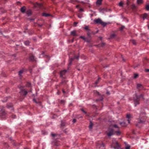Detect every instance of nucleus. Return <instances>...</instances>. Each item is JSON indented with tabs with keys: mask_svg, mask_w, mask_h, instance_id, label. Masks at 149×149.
<instances>
[{
	"mask_svg": "<svg viewBox=\"0 0 149 149\" xmlns=\"http://www.w3.org/2000/svg\"><path fill=\"white\" fill-rule=\"evenodd\" d=\"M121 29V30H123V29L121 28V29Z\"/></svg>",
	"mask_w": 149,
	"mask_h": 149,
	"instance_id": "e2e57ef3",
	"label": "nucleus"
},
{
	"mask_svg": "<svg viewBox=\"0 0 149 149\" xmlns=\"http://www.w3.org/2000/svg\"><path fill=\"white\" fill-rule=\"evenodd\" d=\"M146 9L147 10H149V4H147L146 6Z\"/></svg>",
	"mask_w": 149,
	"mask_h": 149,
	"instance_id": "bb28decb",
	"label": "nucleus"
},
{
	"mask_svg": "<svg viewBox=\"0 0 149 149\" xmlns=\"http://www.w3.org/2000/svg\"><path fill=\"white\" fill-rule=\"evenodd\" d=\"M70 34L74 36H76L78 35L76 31H73L71 32Z\"/></svg>",
	"mask_w": 149,
	"mask_h": 149,
	"instance_id": "f8f14e48",
	"label": "nucleus"
},
{
	"mask_svg": "<svg viewBox=\"0 0 149 149\" xmlns=\"http://www.w3.org/2000/svg\"><path fill=\"white\" fill-rule=\"evenodd\" d=\"M126 118H128L127 121L129 123H130V119L132 118V115L130 114H127Z\"/></svg>",
	"mask_w": 149,
	"mask_h": 149,
	"instance_id": "ddd939ff",
	"label": "nucleus"
},
{
	"mask_svg": "<svg viewBox=\"0 0 149 149\" xmlns=\"http://www.w3.org/2000/svg\"><path fill=\"white\" fill-rule=\"evenodd\" d=\"M82 116H80L79 118H82Z\"/></svg>",
	"mask_w": 149,
	"mask_h": 149,
	"instance_id": "338daca9",
	"label": "nucleus"
},
{
	"mask_svg": "<svg viewBox=\"0 0 149 149\" xmlns=\"http://www.w3.org/2000/svg\"><path fill=\"white\" fill-rule=\"evenodd\" d=\"M138 76V74H134V78H137Z\"/></svg>",
	"mask_w": 149,
	"mask_h": 149,
	"instance_id": "c756f323",
	"label": "nucleus"
},
{
	"mask_svg": "<svg viewBox=\"0 0 149 149\" xmlns=\"http://www.w3.org/2000/svg\"><path fill=\"white\" fill-rule=\"evenodd\" d=\"M79 57V56H75L73 58H70L69 60V65H70L71 64V63L72 61L74 59H78Z\"/></svg>",
	"mask_w": 149,
	"mask_h": 149,
	"instance_id": "6e6552de",
	"label": "nucleus"
},
{
	"mask_svg": "<svg viewBox=\"0 0 149 149\" xmlns=\"http://www.w3.org/2000/svg\"><path fill=\"white\" fill-rule=\"evenodd\" d=\"M19 93L21 95H25L27 94L28 92L25 89H22Z\"/></svg>",
	"mask_w": 149,
	"mask_h": 149,
	"instance_id": "1a4fd4ad",
	"label": "nucleus"
},
{
	"mask_svg": "<svg viewBox=\"0 0 149 149\" xmlns=\"http://www.w3.org/2000/svg\"><path fill=\"white\" fill-rule=\"evenodd\" d=\"M111 147L114 149H119L120 146L117 141L115 139H113L111 145Z\"/></svg>",
	"mask_w": 149,
	"mask_h": 149,
	"instance_id": "20e7f679",
	"label": "nucleus"
},
{
	"mask_svg": "<svg viewBox=\"0 0 149 149\" xmlns=\"http://www.w3.org/2000/svg\"><path fill=\"white\" fill-rule=\"evenodd\" d=\"M78 24V23L77 22H74V27H76L77 26V25Z\"/></svg>",
	"mask_w": 149,
	"mask_h": 149,
	"instance_id": "58836bf2",
	"label": "nucleus"
},
{
	"mask_svg": "<svg viewBox=\"0 0 149 149\" xmlns=\"http://www.w3.org/2000/svg\"><path fill=\"white\" fill-rule=\"evenodd\" d=\"M107 94H109V92H107Z\"/></svg>",
	"mask_w": 149,
	"mask_h": 149,
	"instance_id": "052dcab7",
	"label": "nucleus"
},
{
	"mask_svg": "<svg viewBox=\"0 0 149 149\" xmlns=\"http://www.w3.org/2000/svg\"><path fill=\"white\" fill-rule=\"evenodd\" d=\"M116 36V35L115 33H113L111 34L110 36V38H109V39H113L115 38Z\"/></svg>",
	"mask_w": 149,
	"mask_h": 149,
	"instance_id": "f3484780",
	"label": "nucleus"
},
{
	"mask_svg": "<svg viewBox=\"0 0 149 149\" xmlns=\"http://www.w3.org/2000/svg\"><path fill=\"white\" fill-rule=\"evenodd\" d=\"M24 71V70H20L19 71V74L20 76H21V74H22L23 73V72Z\"/></svg>",
	"mask_w": 149,
	"mask_h": 149,
	"instance_id": "4be33fe9",
	"label": "nucleus"
},
{
	"mask_svg": "<svg viewBox=\"0 0 149 149\" xmlns=\"http://www.w3.org/2000/svg\"><path fill=\"white\" fill-rule=\"evenodd\" d=\"M67 72V70H64L62 71H61L60 72V77L62 78H63L64 77H63V75L65 74Z\"/></svg>",
	"mask_w": 149,
	"mask_h": 149,
	"instance_id": "9d476101",
	"label": "nucleus"
},
{
	"mask_svg": "<svg viewBox=\"0 0 149 149\" xmlns=\"http://www.w3.org/2000/svg\"><path fill=\"white\" fill-rule=\"evenodd\" d=\"M107 133V135L109 137L111 136L114 134V131L113 128H109Z\"/></svg>",
	"mask_w": 149,
	"mask_h": 149,
	"instance_id": "39448f33",
	"label": "nucleus"
},
{
	"mask_svg": "<svg viewBox=\"0 0 149 149\" xmlns=\"http://www.w3.org/2000/svg\"><path fill=\"white\" fill-rule=\"evenodd\" d=\"M79 11L81 12H82L83 11V9L82 8H80L79 9Z\"/></svg>",
	"mask_w": 149,
	"mask_h": 149,
	"instance_id": "de8ad7c7",
	"label": "nucleus"
},
{
	"mask_svg": "<svg viewBox=\"0 0 149 149\" xmlns=\"http://www.w3.org/2000/svg\"><path fill=\"white\" fill-rule=\"evenodd\" d=\"M100 77H99L98 79L96 81V82H95V84H98V82H99V80H100Z\"/></svg>",
	"mask_w": 149,
	"mask_h": 149,
	"instance_id": "f704fd0d",
	"label": "nucleus"
},
{
	"mask_svg": "<svg viewBox=\"0 0 149 149\" xmlns=\"http://www.w3.org/2000/svg\"><path fill=\"white\" fill-rule=\"evenodd\" d=\"M132 6L133 7H135V6L134 5H132Z\"/></svg>",
	"mask_w": 149,
	"mask_h": 149,
	"instance_id": "bf43d9fd",
	"label": "nucleus"
},
{
	"mask_svg": "<svg viewBox=\"0 0 149 149\" xmlns=\"http://www.w3.org/2000/svg\"><path fill=\"white\" fill-rule=\"evenodd\" d=\"M76 122V119H73V120H72V122L73 123H74L75 122Z\"/></svg>",
	"mask_w": 149,
	"mask_h": 149,
	"instance_id": "c03bdc74",
	"label": "nucleus"
},
{
	"mask_svg": "<svg viewBox=\"0 0 149 149\" xmlns=\"http://www.w3.org/2000/svg\"><path fill=\"white\" fill-rule=\"evenodd\" d=\"M119 6L120 7H122L123 5V3L121 1L119 3Z\"/></svg>",
	"mask_w": 149,
	"mask_h": 149,
	"instance_id": "2f4dec72",
	"label": "nucleus"
},
{
	"mask_svg": "<svg viewBox=\"0 0 149 149\" xmlns=\"http://www.w3.org/2000/svg\"><path fill=\"white\" fill-rule=\"evenodd\" d=\"M94 23L96 24L100 25L103 27L106 26L107 25L110 24L109 22H104L101 18H98L97 19H95L94 21Z\"/></svg>",
	"mask_w": 149,
	"mask_h": 149,
	"instance_id": "f03ea898",
	"label": "nucleus"
},
{
	"mask_svg": "<svg viewBox=\"0 0 149 149\" xmlns=\"http://www.w3.org/2000/svg\"><path fill=\"white\" fill-rule=\"evenodd\" d=\"M63 92L64 93H65V91L63 89Z\"/></svg>",
	"mask_w": 149,
	"mask_h": 149,
	"instance_id": "603ef678",
	"label": "nucleus"
},
{
	"mask_svg": "<svg viewBox=\"0 0 149 149\" xmlns=\"http://www.w3.org/2000/svg\"><path fill=\"white\" fill-rule=\"evenodd\" d=\"M87 31H88L87 32V34L88 35V37H90L91 36V35H94L97 33L98 30H97L96 32H92L90 31L89 29H85Z\"/></svg>",
	"mask_w": 149,
	"mask_h": 149,
	"instance_id": "423d86ee",
	"label": "nucleus"
},
{
	"mask_svg": "<svg viewBox=\"0 0 149 149\" xmlns=\"http://www.w3.org/2000/svg\"><path fill=\"white\" fill-rule=\"evenodd\" d=\"M120 124L123 127H125L127 125V124L123 122L120 123Z\"/></svg>",
	"mask_w": 149,
	"mask_h": 149,
	"instance_id": "aec40b11",
	"label": "nucleus"
},
{
	"mask_svg": "<svg viewBox=\"0 0 149 149\" xmlns=\"http://www.w3.org/2000/svg\"><path fill=\"white\" fill-rule=\"evenodd\" d=\"M29 59L30 60L32 61H34L35 60L34 56L32 54H30Z\"/></svg>",
	"mask_w": 149,
	"mask_h": 149,
	"instance_id": "2eb2a0df",
	"label": "nucleus"
},
{
	"mask_svg": "<svg viewBox=\"0 0 149 149\" xmlns=\"http://www.w3.org/2000/svg\"><path fill=\"white\" fill-rule=\"evenodd\" d=\"M42 16L45 17H48L51 16V15L49 14L43 13L42 14Z\"/></svg>",
	"mask_w": 149,
	"mask_h": 149,
	"instance_id": "dca6fc26",
	"label": "nucleus"
},
{
	"mask_svg": "<svg viewBox=\"0 0 149 149\" xmlns=\"http://www.w3.org/2000/svg\"><path fill=\"white\" fill-rule=\"evenodd\" d=\"M140 115V116L139 118L138 119L137 123L136 124V126L138 127H140L139 125V124H143L145 122L146 117L145 116V112L143 111L142 112H141Z\"/></svg>",
	"mask_w": 149,
	"mask_h": 149,
	"instance_id": "f257e3e1",
	"label": "nucleus"
},
{
	"mask_svg": "<svg viewBox=\"0 0 149 149\" xmlns=\"http://www.w3.org/2000/svg\"><path fill=\"white\" fill-rule=\"evenodd\" d=\"M102 0H97L96 2V4L99 5H101Z\"/></svg>",
	"mask_w": 149,
	"mask_h": 149,
	"instance_id": "412c9836",
	"label": "nucleus"
},
{
	"mask_svg": "<svg viewBox=\"0 0 149 149\" xmlns=\"http://www.w3.org/2000/svg\"><path fill=\"white\" fill-rule=\"evenodd\" d=\"M24 149H28V148H24Z\"/></svg>",
	"mask_w": 149,
	"mask_h": 149,
	"instance_id": "0e129e2a",
	"label": "nucleus"
},
{
	"mask_svg": "<svg viewBox=\"0 0 149 149\" xmlns=\"http://www.w3.org/2000/svg\"><path fill=\"white\" fill-rule=\"evenodd\" d=\"M1 112H2V115H4L6 114V113L4 111H2Z\"/></svg>",
	"mask_w": 149,
	"mask_h": 149,
	"instance_id": "37998d69",
	"label": "nucleus"
},
{
	"mask_svg": "<svg viewBox=\"0 0 149 149\" xmlns=\"http://www.w3.org/2000/svg\"><path fill=\"white\" fill-rule=\"evenodd\" d=\"M143 87L141 84H137V88L139 91H140L143 89Z\"/></svg>",
	"mask_w": 149,
	"mask_h": 149,
	"instance_id": "9b49d317",
	"label": "nucleus"
},
{
	"mask_svg": "<svg viewBox=\"0 0 149 149\" xmlns=\"http://www.w3.org/2000/svg\"><path fill=\"white\" fill-rule=\"evenodd\" d=\"M33 101H34V102H35L36 103H37V102L36 101V100H35V99H33Z\"/></svg>",
	"mask_w": 149,
	"mask_h": 149,
	"instance_id": "4d7b16f0",
	"label": "nucleus"
},
{
	"mask_svg": "<svg viewBox=\"0 0 149 149\" xmlns=\"http://www.w3.org/2000/svg\"><path fill=\"white\" fill-rule=\"evenodd\" d=\"M26 8L25 6H23L21 8V11L22 13H24L25 11Z\"/></svg>",
	"mask_w": 149,
	"mask_h": 149,
	"instance_id": "6ab92c4d",
	"label": "nucleus"
},
{
	"mask_svg": "<svg viewBox=\"0 0 149 149\" xmlns=\"http://www.w3.org/2000/svg\"><path fill=\"white\" fill-rule=\"evenodd\" d=\"M24 43L26 45H28L29 44V41L27 40L24 42Z\"/></svg>",
	"mask_w": 149,
	"mask_h": 149,
	"instance_id": "b1692460",
	"label": "nucleus"
},
{
	"mask_svg": "<svg viewBox=\"0 0 149 149\" xmlns=\"http://www.w3.org/2000/svg\"><path fill=\"white\" fill-rule=\"evenodd\" d=\"M84 28H88V27L87 26H86Z\"/></svg>",
	"mask_w": 149,
	"mask_h": 149,
	"instance_id": "680f3d73",
	"label": "nucleus"
},
{
	"mask_svg": "<svg viewBox=\"0 0 149 149\" xmlns=\"http://www.w3.org/2000/svg\"><path fill=\"white\" fill-rule=\"evenodd\" d=\"M113 126L114 127H115V128H119V127H118V126H117V125H116V124H114V125H113Z\"/></svg>",
	"mask_w": 149,
	"mask_h": 149,
	"instance_id": "e433bc0d",
	"label": "nucleus"
},
{
	"mask_svg": "<svg viewBox=\"0 0 149 149\" xmlns=\"http://www.w3.org/2000/svg\"><path fill=\"white\" fill-rule=\"evenodd\" d=\"M31 84L30 83L28 82L27 83V86H28V87H30L31 86Z\"/></svg>",
	"mask_w": 149,
	"mask_h": 149,
	"instance_id": "79ce46f5",
	"label": "nucleus"
},
{
	"mask_svg": "<svg viewBox=\"0 0 149 149\" xmlns=\"http://www.w3.org/2000/svg\"><path fill=\"white\" fill-rule=\"evenodd\" d=\"M11 118H16V116L15 115L12 114L11 115Z\"/></svg>",
	"mask_w": 149,
	"mask_h": 149,
	"instance_id": "c9c22d12",
	"label": "nucleus"
},
{
	"mask_svg": "<svg viewBox=\"0 0 149 149\" xmlns=\"http://www.w3.org/2000/svg\"><path fill=\"white\" fill-rule=\"evenodd\" d=\"M105 45V43L104 42H102L101 44L100 45L101 47H103Z\"/></svg>",
	"mask_w": 149,
	"mask_h": 149,
	"instance_id": "ea45409f",
	"label": "nucleus"
},
{
	"mask_svg": "<svg viewBox=\"0 0 149 149\" xmlns=\"http://www.w3.org/2000/svg\"><path fill=\"white\" fill-rule=\"evenodd\" d=\"M124 26H122V27H121L120 28H124Z\"/></svg>",
	"mask_w": 149,
	"mask_h": 149,
	"instance_id": "13d9d810",
	"label": "nucleus"
},
{
	"mask_svg": "<svg viewBox=\"0 0 149 149\" xmlns=\"http://www.w3.org/2000/svg\"><path fill=\"white\" fill-rule=\"evenodd\" d=\"M99 38H100V40H102V37H99Z\"/></svg>",
	"mask_w": 149,
	"mask_h": 149,
	"instance_id": "864d4df0",
	"label": "nucleus"
},
{
	"mask_svg": "<svg viewBox=\"0 0 149 149\" xmlns=\"http://www.w3.org/2000/svg\"><path fill=\"white\" fill-rule=\"evenodd\" d=\"M94 93L95 94V95H100L99 93L97 91H94Z\"/></svg>",
	"mask_w": 149,
	"mask_h": 149,
	"instance_id": "72a5a7b5",
	"label": "nucleus"
},
{
	"mask_svg": "<svg viewBox=\"0 0 149 149\" xmlns=\"http://www.w3.org/2000/svg\"><path fill=\"white\" fill-rule=\"evenodd\" d=\"M27 13L29 14H30L31 13V12L30 10H29L27 12Z\"/></svg>",
	"mask_w": 149,
	"mask_h": 149,
	"instance_id": "a18cd8bd",
	"label": "nucleus"
},
{
	"mask_svg": "<svg viewBox=\"0 0 149 149\" xmlns=\"http://www.w3.org/2000/svg\"><path fill=\"white\" fill-rule=\"evenodd\" d=\"M64 123H63V122H61V126H64Z\"/></svg>",
	"mask_w": 149,
	"mask_h": 149,
	"instance_id": "09e8293b",
	"label": "nucleus"
},
{
	"mask_svg": "<svg viewBox=\"0 0 149 149\" xmlns=\"http://www.w3.org/2000/svg\"><path fill=\"white\" fill-rule=\"evenodd\" d=\"M93 125V123L91 122L90 123V125L89 126V128L90 129H91L92 128Z\"/></svg>",
	"mask_w": 149,
	"mask_h": 149,
	"instance_id": "a878e982",
	"label": "nucleus"
},
{
	"mask_svg": "<svg viewBox=\"0 0 149 149\" xmlns=\"http://www.w3.org/2000/svg\"><path fill=\"white\" fill-rule=\"evenodd\" d=\"M115 134L118 136H119L120 135L121 132L119 131H114Z\"/></svg>",
	"mask_w": 149,
	"mask_h": 149,
	"instance_id": "a211bd4d",
	"label": "nucleus"
},
{
	"mask_svg": "<svg viewBox=\"0 0 149 149\" xmlns=\"http://www.w3.org/2000/svg\"><path fill=\"white\" fill-rule=\"evenodd\" d=\"M19 88L20 89H21V87H19Z\"/></svg>",
	"mask_w": 149,
	"mask_h": 149,
	"instance_id": "69168bd1",
	"label": "nucleus"
},
{
	"mask_svg": "<svg viewBox=\"0 0 149 149\" xmlns=\"http://www.w3.org/2000/svg\"><path fill=\"white\" fill-rule=\"evenodd\" d=\"M143 94H141L140 96H138L136 94L135 96L134 97L133 100L135 107L140 104L139 101L143 99Z\"/></svg>",
	"mask_w": 149,
	"mask_h": 149,
	"instance_id": "7ed1b4c3",
	"label": "nucleus"
},
{
	"mask_svg": "<svg viewBox=\"0 0 149 149\" xmlns=\"http://www.w3.org/2000/svg\"><path fill=\"white\" fill-rule=\"evenodd\" d=\"M141 17L143 18V20H144L145 19H148L149 16L146 13H144V14L141 15Z\"/></svg>",
	"mask_w": 149,
	"mask_h": 149,
	"instance_id": "0eeeda50",
	"label": "nucleus"
},
{
	"mask_svg": "<svg viewBox=\"0 0 149 149\" xmlns=\"http://www.w3.org/2000/svg\"><path fill=\"white\" fill-rule=\"evenodd\" d=\"M52 136H53V137H55V136L56 135L55 134H52Z\"/></svg>",
	"mask_w": 149,
	"mask_h": 149,
	"instance_id": "49530a36",
	"label": "nucleus"
},
{
	"mask_svg": "<svg viewBox=\"0 0 149 149\" xmlns=\"http://www.w3.org/2000/svg\"><path fill=\"white\" fill-rule=\"evenodd\" d=\"M71 2L73 4H75L77 2V0H72Z\"/></svg>",
	"mask_w": 149,
	"mask_h": 149,
	"instance_id": "393cba45",
	"label": "nucleus"
},
{
	"mask_svg": "<svg viewBox=\"0 0 149 149\" xmlns=\"http://www.w3.org/2000/svg\"><path fill=\"white\" fill-rule=\"evenodd\" d=\"M131 42L134 45L136 44V42L135 40H131Z\"/></svg>",
	"mask_w": 149,
	"mask_h": 149,
	"instance_id": "7c9ffc66",
	"label": "nucleus"
},
{
	"mask_svg": "<svg viewBox=\"0 0 149 149\" xmlns=\"http://www.w3.org/2000/svg\"><path fill=\"white\" fill-rule=\"evenodd\" d=\"M64 101L63 100H61V102L62 103H64Z\"/></svg>",
	"mask_w": 149,
	"mask_h": 149,
	"instance_id": "3c124183",
	"label": "nucleus"
},
{
	"mask_svg": "<svg viewBox=\"0 0 149 149\" xmlns=\"http://www.w3.org/2000/svg\"><path fill=\"white\" fill-rule=\"evenodd\" d=\"M81 111L83 112L85 114H87V113L86 111H85L84 110V109H81Z\"/></svg>",
	"mask_w": 149,
	"mask_h": 149,
	"instance_id": "a19ab883",
	"label": "nucleus"
},
{
	"mask_svg": "<svg viewBox=\"0 0 149 149\" xmlns=\"http://www.w3.org/2000/svg\"><path fill=\"white\" fill-rule=\"evenodd\" d=\"M79 5H77L76 6V8H79Z\"/></svg>",
	"mask_w": 149,
	"mask_h": 149,
	"instance_id": "6e6d98bb",
	"label": "nucleus"
},
{
	"mask_svg": "<svg viewBox=\"0 0 149 149\" xmlns=\"http://www.w3.org/2000/svg\"><path fill=\"white\" fill-rule=\"evenodd\" d=\"M145 71L147 72H149V69H146L145 70Z\"/></svg>",
	"mask_w": 149,
	"mask_h": 149,
	"instance_id": "8fccbe9b",
	"label": "nucleus"
},
{
	"mask_svg": "<svg viewBox=\"0 0 149 149\" xmlns=\"http://www.w3.org/2000/svg\"><path fill=\"white\" fill-rule=\"evenodd\" d=\"M7 107L8 109H11V110L13 109V105L11 103H10L7 104Z\"/></svg>",
	"mask_w": 149,
	"mask_h": 149,
	"instance_id": "4468645a",
	"label": "nucleus"
},
{
	"mask_svg": "<svg viewBox=\"0 0 149 149\" xmlns=\"http://www.w3.org/2000/svg\"><path fill=\"white\" fill-rule=\"evenodd\" d=\"M80 38H81V39H83L84 40H86V38H85L84 36H81L80 37Z\"/></svg>",
	"mask_w": 149,
	"mask_h": 149,
	"instance_id": "c85d7f7f",
	"label": "nucleus"
},
{
	"mask_svg": "<svg viewBox=\"0 0 149 149\" xmlns=\"http://www.w3.org/2000/svg\"><path fill=\"white\" fill-rule=\"evenodd\" d=\"M148 28H149V26H148Z\"/></svg>",
	"mask_w": 149,
	"mask_h": 149,
	"instance_id": "774afa93",
	"label": "nucleus"
},
{
	"mask_svg": "<svg viewBox=\"0 0 149 149\" xmlns=\"http://www.w3.org/2000/svg\"><path fill=\"white\" fill-rule=\"evenodd\" d=\"M103 97H101L100 98V99H97L96 100L97 101H102L103 100Z\"/></svg>",
	"mask_w": 149,
	"mask_h": 149,
	"instance_id": "4c0bfd02",
	"label": "nucleus"
},
{
	"mask_svg": "<svg viewBox=\"0 0 149 149\" xmlns=\"http://www.w3.org/2000/svg\"><path fill=\"white\" fill-rule=\"evenodd\" d=\"M130 146L129 145H127V146L124 149L123 148L122 149H130Z\"/></svg>",
	"mask_w": 149,
	"mask_h": 149,
	"instance_id": "cd10ccee",
	"label": "nucleus"
},
{
	"mask_svg": "<svg viewBox=\"0 0 149 149\" xmlns=\"http://www.w3.org/2000/svg\"><path fill=\"white\" fill-rule=\"evenodd\" d=\"M61 83V84H64V83L66 84V80H65L64 79L62 80Z\"/></svg>",
	"mask_w": 149,
	"mask_h": 149,
	"instance_id": "473e14b6",
	"label": "nucleus"
},
{
	"mask_svg": "<svg viewBox=\"0 0 149 149\" xmlns=\"http://www.w3.org/2000/svg\"><path fill=\"white\" fill-rule=\"evenodd\" d=\"M72 42H73L74 41V38H73L72 40Z\"/></svg>",
	"mask_w": 149,
	"mask_h": 149,
	"instance_id": "5fc2aeb1",
	"label": "nucleus"
},
{
	"mask_svg": "<svg viewBox=\"0 0 149 149\" xmlns=\"http://www.w3.org/2000/svg\"><path fill=\"white\" fill-rule=\"evenodd\" d=\"M137 2L138 4L142 3H143V0H137Z\"/></svg>",
	"mask_w": 149,
	"mask_h": 149,
	"instance_id": "5701e85b",
	"label": "nucleus"
}]
</instances>
